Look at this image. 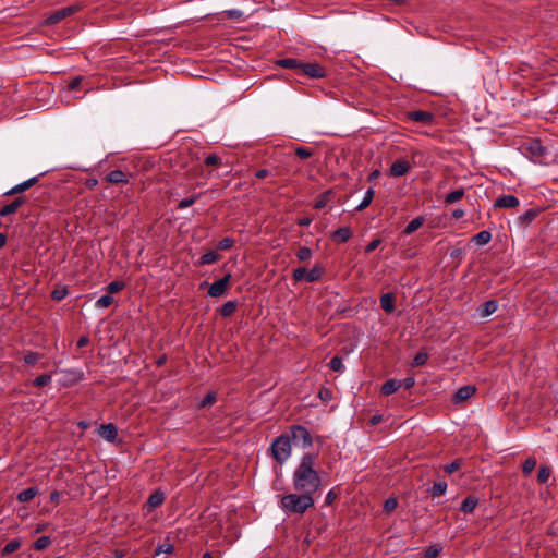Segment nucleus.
<instances>
[{"mask_svg": "<svg viewBox=\"0 0 558 558\" xmlns=\"http://www.w3.org/2000/svg\"><path fill=\"white\" fill-rule=\"evenodd\" d=\"M317 456L305 453L293 471V488L298 493H306L315 496L322 486V477L316 470Z\"/></svg>", "mask_w": 558, "mask_h": 558, "instance_id": "nucleus-1", "label": "nucleus"}, {"mask_svg": "<svg viewBox=\"0 0 558 558\" xmlns=\"http://www.w3.org/2000/svg\"><path fill=\"white\" fill-rule=\"evenodd\" d=\"M314 505V496L306 493L287 494L280 500V507L286 513L303 514Z\"/></svg>", "mask_w": 558, "mask_h": 558, "instance_id": "nucleus-2", "label": "nucleus"}, {"mask_svg": "<svg viewBox=\"0 0 558 558\" xmlns=\"http://www.w3.org/2000/svg\"><path fill=\"white\" fill-rule=\"evenodd\" d=\"M272 458L279 463L283 464L291 456L292 445L291 438L288 434L278 436L270 446Z\"/></svg>", "mask_w": 558, "mask_h": 558, "instance_id": "nucleus-3", "label": "nucleus"}, {"mask_svg": "<svg viewBox=\"0 0 558 558\" xmlns=\"http://www.w3.org/2000/svg\"><path fill=\"white\" fill-rule=\"evenodd\" d=\"M295 446L307 449L313 445V438L306 427L302 425L290 426V434H288Z\"/></svg>", "mask_w": 558, "mask_h": 558, "instance_id": "nucleus-4", "label": "nucleus"}, {"mask_svg": "<svg viewBox=\"0 0 558 558\" xmlns=\"http://www.w3.org/2000/svg\"><path fill=\"white\" fill-rule=\"evenodd\" d=\"M231 272L225 274L222 278L216 280L209 286L207 294L211 298H220L225 295L231 288Z\"/></svg>", "mask_w": 558, "mask_h": 558, "instance_id": "nucleus-5", "label": "nucleus"}, {"mask_svg": "<svg viewBox=\"0 0 558 558\" xmlns=\"http://www.w3.org/2000/svg\"><path fill=\"white\" fill-rule=\"evenodd\" d=\"M81 5L78 3H74V4H71L69 7H64V8H61L57 11H54L53 13H51L47 19H46V24L47 25H54V24H58L59 22L63 21L64 19L75 14L76 12H78L81 10Z\"/></svg>", "mask_w": 558, "mask_h": 558, "instance_id": "nucleus-6", "label": "nucleus"}, {"mask_svg": "<svg viewBox=\"0 0 558 558\" xmlns=\"http://www.w3.org/2000/svg\"><path fill=\"white\" fill-rule=\"evenodd\" d=\"M299 75L308 78H323L327 75L326 70L317 62H301Z\"/></svg>", "mask_w": 558, "mask_h": 558, "instance_id": "nucleus-7", "label": "nucleus"}, {"mask_svg": "<svg viewBox=\"0 0 558 558\" xmlns=\"http://www.w3.org/2000/svg\"><path fill=\"white\" fill-rule=\"evenodd\" d=\"M407 119L423 125H429L434 122L435 117L429 111L414 110L407 112Z\"/></svg>", "mask_w": 558, "mask_h": 558, "instance_id": "nucleus-8", "label": "nucleus"}, {"mask_svg": "<svg viewBox=\"0 0 558 558\" xmlns=\"http://www.w3.org/2000/svg\"><path fill=\"white\" fill-rule=\"evenodd\" d=\"M410 169H411V163L409 162V160H407L404 158L397 159L392 162V165L390 167V174L392 177L399 178V177L407 174Z\"/></svg>", "mask_w": 558, "mask_h": 558, "instance_id": "nucleus-9", "label": "nucleus"}, {"mask_svg": "<svg viewBox=\"0 0 558 558\" xmlns=\"http://www.w3.org/2000/svg\"><path fill=\"white\" fill-rule=\"evenodd\" d=\"M476 392V388L472 385H466L459 388L452 397V402L458 404L466 401Z\"/></svg>", "mask_w": 558, "mask_h": 558, "instance_id": "nucleus-10", "label": "nucleus"}, {"mask_svg": "<svg viewBox=\"0 0 558 558\" xmlns=\"http://www.w3.org/2000/svg\"><path fill=\"white\" fill-rule=\"evenodd\" d=\"M98 434L105 440H107L109 442H113L118 437V428L112 423L102 424V425H100V427L98 429Z\"/></svg>", "mask_w": 558, "mask_h": 558, "instance_id": "nucleus-11", "label": "nucleus"}, {"mask_svg": "<svg viewBox=\"0 0 558 558\" xmlns=\"http://www.w3.org/2000/svg\"><path fill=\"white\" fill-rule=\"evenodd\" d=\"M526 151L535 161H538L545 155L546 149L539 140H533L526 146Z\"/></svg>", "mask_w": 558, "mask_h": 558, "instance_id": "nucleus-12", "label": "nucleus"}, {"mask_svg": "<svg viewBox=\"0 0 558 558\" xmlns=\"http://www.w3.org/2000/svg\"><path fill=\"white\" fill-rule=\"evenodd\" d=\"M520 204L519 198L514 195H501L499 196L494 206L496 208H515Z\"/></svg>", "mask_w": 558, "mask_h": 558, "instance_id": "nucleus-13", "label": "nucleus"}, {"mask_svg": "<svg viewBox=\"0 0 558 558\" xmlns=\"http://www.w3.org/2000/svg\"><path fill=\"white\" fill-rule=\"evenodd\" d=\"M26 203L25 196H17L13 202L0 208V216L5 217L17 211V209Z\"/></svg>", "mask_w": 558, "mask_h": 558, "instance_id": "nucleus-14", "label": "nucleus"}, {"mask_svg": "<svg viewBox=\"0 0 558 558\" xmlns=\"http://www.w3.org/2000/svg\"><path fill=\"white\" fill-rule=\"evenodd\" d=\"M37 182H38V177H33V178L13 186L11 190H9L5 193V195L11 196V195L24 193L25 191L29 190L35 184H37Z\"/></svg>", "mask_w": 558, "mask_h": 558, "instance_id": "nucleus-15", "label": "nucleus"}, {"mask_svg": "<svg viewBox=\"0 0 558 558\" xmlns=\"http://www.w3.org/2000/svg\"><path fill=\"white\" fill-rule=\"evenodd\" d=\"M352 234L349 227H341L332 232L331 238L336 243H345L352 238Z\"/></svg>", "mask_w": 558, "mask_h": 558, "instance_id": "nucleus-16", "label": "nucleus"}, {"mask_svg": "<svg viewBox=\"0 0 558 558\" xmlns=\"http://www.w3.org/2000/svg\"><path fill=\"white\" fill-rule=\"evenodd\" d=\"M498 308V302L495 300H489L484 302L478 308L477 312L481 317H487L494 314Z\"/></svg>", "mask_w": 558, "mask_h": 558, "instance_id": "nucleus-17", "label": "nucleus"}, {"mask_svg": "<svg viewBox=\"0 0 558 558\" xmlns=\"http://www.w3.org/2000/svg\"><path fill=\"white\" fill-rule=\"evenodd\" d=\"M105 180L111 184L128 183V175L122 170H112Z\"/></svg>", "mask_w": 558, "mask_h": 558, "instance_id": "nucleus-18", "label": "nucleus"}, {"mask_svg": "<svg viewBox=\"0 0 558 558\" xmlns=\"http://www.w3.org/2000/svg\"><path fill=\"white\" fill-rule=\"evenodd\" d=\"M301 60L294 58H283L276 61V64L283 69L295 70L299 74L301 68Z\"/></svg>", "mask_w": 558, "mask_h": 558, "instance_id": "nucleus-19", "label": "nucleus"}, {"mask_svg": "<svg viewBox=\"0 0 558 558\" xmlns=\"http://www.w3.org/2000/svg\"><path fill=\"white\" fill-rule=\"evenodd\" d=\"M396 298L392 293H385L380 296V306L386 313H392L396 308Z\"/></svg>", "mask_w": 558, "mask_h": 558, "instance_id": "nucleus-20", "label": "nucleus"}, {"mask_svg": "<svg viewBox=\"0 0 558 558\" xmlns=\"http://www.w3.org/2000/svg\"><path fill=\"white\" fill-rule=\"evenodd\" d=\"M401 387V383L398 379H388L386 380L380 389V392L384 396H389L395 393Z\"/></svg>", "mask_w": 558, "mask_h": 558, "instance_id": "nucleus-21", "label": "nucleus"}, {"mask_svg": "<svg viewBox=\"0 0 558 558\" xmlns=\"http://www.w3.org/2000/svg\"><path fill=\"white\" fill-rule=\"evenodd\" d=\"M464 194H465V190L463 187H459V189L448 193L447 195H445L442 201L446 205H451V204H454V203L461 201L464 197Z\"/></svg>", "mask_w": 558, "mask_h": 558, "instance_id": "nucleus-22", "label": "nucleus"}, {"mask_svg": "<svg viewBox=\"0 0 558 558\" xmlns=\"http://www.w3.org/2000/svg\"><path fill=\"white\" fill-rule=\"evenodd\" d=\"M165 501V494L160 490H156L148 497L147 506L149 509H155L160 507Z\"/></svg>", "mask_w": 558, "mask_h": 558, "instance_id": "nucleus-23", "label": "nucleus"}, {"mask_svg": "<svg viewBox=\"0 0 558 558\" xmlns=\"http://www.w3.org/2000/svg\"><path fill=\"white\" fill-rule=\"evenodd\" d=\"M236 310H238V302L236 301H228L221 307L217 308V312L222 317H230L235 313Z\"/></svg>", "mask_w": 558, "mask_h": 558, "instance_id": "nucleus-24", "label": "nucleus"}, {"mask_svg": "<svg viewBox=\"0 0 558 558\" xmlns=\"http://www.w3.org/2000/svg\"><path fill=\"white\" fill-rule=\"evenodd\" d=\"M478 505V498L473 496V495H469L461 504V511L464 512V513H471L474 511V509L476 508V506Z\"/></svg>", "mask_w": 558, "mask_h": 558, "instance_id": "nucleus-25", "label": "nucleus"}, {"mask_svg": "<svg viewBox=\"0 0 558 558\" xmlns=\"http://www.w3.org/2000/svg\"><path fill=\"white\" fill-rule=\"evenodd\" d=\"M22 546V539L20 537H15L11 539L2 549L1 556H8L16 550H19Z\"/></svg>", "mask_w": 558, "mask_h": 558, "instance_id": "nucleus-26", "label": "nucleus"}, {"mask_svg": "<svg viewBox=\"0 0 558 558\" xmlns=\"http://www.w3.org/2000/svg\"><path fill=\"white\" fill-rule=\"evenodd\" d=\"M325 270L322 266L315 265L311 270L306 269V281L316 282L323 277Z\"/></svg>", "mask_w": 558, "mask_h": 558, "instance_id": "nucleus-27", "label": "nucleus"}, {"mask_svg": "<svg viewBox=\"0 0 558 558\" xmlns=\"http://www.w3.org/2000/svg\"><path fill=\"white\" fill-rule=\"evenodd\" d=\"M39 493L37 487H28L22 492H20L16 496V499L20 502H27L35 498V496Z\"/></svg>", "mask_w": 558, "mask_h": 558, "instance_id": "nucleus-28", "label": "nucleus"}, {"mask_svg": "<svg viewBox=\"0 0 558 558\" xmlns=\"http://www.w3.org/2000/svg\"><path fill=\"white\" fill-rule=\"evenodd\" d=\"M174 550V545L171 543L170 535L168 534L166 537V542L158 545L155 549V556H159L160 554H172Z\"/></svg>", "mask_w": 558, "mask_h": 558, "instance_id": "nucleus-29", "label": "nucleus"}, {"mask_svg": "<svg viewBox=\"0 0 558 558\" xmlns=\"http://www.w3.org/2000/svg\"><path fill=\"white\" fill-rule=\"evenodd\" d=\"M424 221L425 219L422 216L414 218L407 225L405 229L403 230V233L408 235L412 234L423 226Z\"/></svg>", "mask_w": 558, "mask_h": 558, "instance_id": "nucleus-30", "label": "nucleus"}, {"mask_svg": "<svg viewBox=\"0 0 558 558\" xmlns=\"http://www.w3.org/2000/svg\"><path fill=\"white\" fill-rule=\"evenodd\" d=\"M220 259V255L216 251H209L205 254H203L198 260V264L204 265H210Z\"/></svg>", "mask_w": 558, "mask_h": 558, "instance_id": "nucleus-31", "label": "nucleus"}, {"mask_svg": "<svg viewBox=\"0 0 558 558\" xmlns=\"http://www.w3.org/2000/svg\"><path fill=\"white\" fill-rule=\"evenodd\" d=\"M492 240V233L487 230H483L478 233H476L473 238H472V241L482 246V245H486L487 243H489Z\"/></svg>", "mask_w": 558, "mask_h": 558, "instance_id": "nucleus-32", "label": "nucleus"}, {"mask_svg": "<svg viewBox=\"0 0 558 558\" xmlns=\"http://www.w3.org/2000/svg\"><path fill=\"white\" fill-rule=\"evenodd\" d=\"M539 214L538 208H531L526 210L523 215L519 217V221L521 225H529L531 223Z\"/></svg>", "mask_w": 558, "mask_h": 558, "instance_id": "nucleus-33", "label": "nucleus"}, {"mask_svg": "<svg viewBox=\"0 0 558 558\" xmlns=\"http://www.w3.org/2000/svg\"><path fill=\"white\" fill-rule=\"evenodd\" d=\"M446 490L447 483L445 481H438L433 484L432 488L429 489V493L433 497H440L445 495Z\"/></svg>", "mask_w": 558, "mask_h": 558, "instance_id": "nucleus-34", "label": "nucleus"}, {"mask_svg": "<svg viewBox=\"0 0 558 558\" xmlns=\"http://www.w3.org/2000/svg\"><path fill=\"white\" fill-rule=\"evenodd\" d=\"M51 379H52V374L45 373V374H41L38 377H36L33 380L32 385L36 388H43V387L47 386L48 384H50Z\"/></svg>", "mask_w": 558, "mask_h": 558, "instance_id": "nucleus-35", "label": "nucleus"}, {"mask_svg": "<svg viewBox=\"0 0 558 558\" xmlns=\"http://www.w3.org/2000/svg\"><path fill=\"white\" fill-rule=\"evenodd\" d=\"M375 195V191L371 187L366 191L363 201L356 207V210L361 211L369 206Z\"/></svg>", "mask_w": 558, "mask_h": 558, "instance_id": "nucleus-36", "label": "nucleus"}, {"mask_svg": "<svg viewBox=\"0 0 558 558\" xmlns=\"http://www.w3.org/2000/svg\"><path fill=\"white\" fill-rule=\"evenodd\" d=\"M551 474V469L546 465H542L537 472V481L539 484H545Z\"/></svg>", "mask_w": 558, "mask_h": 558, "instance_id": "nucleus-37", "label": "nucleus"}, {"mask_svg": "<svg viewBox=\"0 0 558 558\" xmlns=\"http://www.w3.org/2000/svg\"><path fill=\"white\" fill-rule=\"evenodd\" d=\"M51 544V539L49 536H40L36 542L33 544V548L35 550H45L47 549Z\"/></svg>", "mask_w": 558, "mask_h": 558, "instance_id": "nucleus-38", "label": "nucleus"}, {"mask_svg": "<svg viewBox=\"0 0 558 558\" xmlns=\"http://www.w3.org/2000/svg\"><path fill=\"white\" fill-rule=\"evenodd\" d=\"M114 302V299L109 294H104L96 301V307L107 308Z\"/></svg>", "mask_w": 558, "mask_h": 558, "instance_id": "nucleus-39", "label": "nucleus"}, {"mask_svg": "<svg viewBox=\"0 0 558 558\" xmlns=\"http://www.w3.org/2000/svg\"><path fill=\"white\" fill-rule=\"evenodd\" d=\"M125 287L124 282L122 281H118V280H114V281H111L107 287H106V291L107 293H109L110 295L113 294V293H118L120 292L121 290H123Z\"/></svg>", "mask_w": 558, "mask_h": 558, "instance_id": "nucleus-40", "label": "nucleus"}, {"mask_svg": "<svg viewBox=\"0 0 558 558\" xmlns=\"http://www.w3.org/2000/svg\"><path fill=\"white\" fill-rule=\"evenodd\" d=\"M296 257L300 262H307L312 258V250L307 246H302L298 250Z\"/></svg>", "mask_w": 558, "mask_h": 558, "instance_id": "nucleus-41", "label": "nucleus"}, {"mask_svg": "<svg viewBox=\"0 0 558 558\" xmlns=\"http://www.w3.org/2000/svg\"><path fill=\"white\" fill-rule=\"evenodd\" d=\"M41 356H43V355H41L40 353H38V352L28 351V352L24 355L23 360H24V362H25L26 364H28V365H34V364H36V363L41 359Z\"/></svg>", "mask_w": 558, "mask_h": 558, "instance_id": "nucleus-42", "label": "nucleus"}, {"mask_svg": "<svg viewBox=\"0 0 558 558\" xmlns=\"http://www.w3.org/2000/svg\"><path fill=\"white\" fill-rule=\"evenodd\" d=\"M329 366L332 371L342 373L344 371V365L342 363V359L338 355L333 356L329 363Z\"/></svg>", "mask_w": 558, "mask_h": 558, "instance_id": "nucleus-43", "label": "nucleus"}, {"mask_svg": "<svg viewBox=\"0 0 558 558\" xmlns=\"http://www.w3.org/2000/svg\"><path fill=\"white\" fill-rule=\"evenodd\" d=\"M535 466H536V459L527 458L522 464V472L525 475H530L532 473V471L535 469Z\"/></svg>", "mask_w": 558, "mask_h": 558, "instance_id": "nucleus-44", "label": "nucleus"}, {"mask_svg": "<svg viewBox=\"0 0 558 558\" xmlns=\"http://www.w3.org/2000/svg\"><path fill=\"white\" fill-rule=\"evenodd\" d=\"M217 400L216 392H208L199 402V408H207L213 405Z\"/></svg>", "mask_w": 558, "mask_h": 558, "instance_id": "nucleus-45", "label": "nucleus"}, {"mask_svg": "<svg viewBox=\"0 0 558 558\" xmlns=\"http://www.w3.org/2000/svg\"><path fill=\"white\" fill-rule=\"evenodd\" d=\"M68 294H69L68 289L65 287H62V288L54 289L51 292V298H52V300L60 302L63 299H65Z\"/></svg>", "mask_w": 558, "mask_h": 558, "instance_id": "nucleus-46", "label": "nucleus"}, {"mask_svg": "<svg viewBox=\"0 0 558 558\" xmlns=\"http://www.w3.org/2000/svg\"><path fill=\"white\" fill-rule=\"evenodd\" d=\"M428 354L426 352H418L413 359L412 366H423L428 361Z\"/></svg>", "mask_w": 558, "mask_h": 558, "instance_id": "nucleus-47", "label": "nucleus"}, {"mask_svg": "<svg viewBox=\"0 0 558 558\" xmlns=\"http://www.w3.org/2000/svg\"><path fill=\"white\" fill-rule=\"evenodd\" d=\"M442 550V547L439 544L430 545L425 550L426 558H436Z\"/></svg>", "mask_w": 558, "mask_h": 558, "instance_id": "nucleus-48", "label": "nucleus"}, {"mask_svg": "<svg viewBox=\"0 0 558 558\" xmlns=\"http://www.w3.org/2000/svg\"><path fill=\"white\" fill-rule=\"evenodd\" d=\"M461 465H462V460L456 459L452 462L446 464L444 466V471L448 474H452L453 472L460 470Z\"/></svg>", "mask_w": 558, "mask_h": 558, "instance_id": "nucleus-49", "label": "nucleus"}, {"mask_svg": "<svg viewBox=\"0 0 558 558\" xmlns=\"http://www.w3.org/2000/svg\"><path fill=\"white\" fill-rule=\"evenodd\" d=\"M204 163L207 166V167H218L220 166L222 162H221V158L216 155V154H211V155H208L205 159H204Z\"/></svg>", "mask_w": 558, "mask_h": 558, "instance_id": "nucleus-50", "label": "nucleus"}, {"mask_svg": "<svg viewBox=\"0 0 558 558\" xmlns=\"http://www.w3.org/2000/svg\"><path fill=\"white\" fill-rule=\"evenodd\" d=\"M294 153L300 159H307L313 156V150L304 146H298Z\"/></svg>", "mask_w": 558, "mask_h": 558, "instance_id": "nucleus-51", "label": "nucleus"}, {"mask_svg": "<svg viewBox=\"0 0 558 558\" xmlns=\"http://www.w3.org/2000/svg\"><path fill=\"white\" fill-rule=\"evenodd\" d=\"M292 278L295 282L306 281V268L299 267L293 270Z\"/></svg>", "mask_w": 558, "mask_h": 558, "instance_id": "nucleus-52", "label": "nucleus"}, {"mask_svg": "<svg viewBox=\"0 0 558 558\" xmlns=\"http://www.w3.org/2000/svg\"><path fill=\"white\" fill-rule=\"evenodd\" d=\"M199 198V194L192 195L191 197L183 198L178 204V209H184L192 206Z\"/></svg>", "mask_w": 558, "mask_h": 558, "instance_id": "nucleus-53", "label": "nucleus"}, {"mask_svg": "<svg viewBox=\"0 0 558 558\" xmlns=\"http://www.w3.org/2000/svg\"><path fill=\"white\" fill-rule=\"evenodd\" d=\"M234 245V240L232 238H223L217 244V248L220 251L230 250Z\"/></svg>", "mask_w": 558, "mask_h": 558, "instance_id": "nucleus-54", "label": "nucleus"}, {"mask_svg": "<svg viewBox=\"0 0 558 558\" xmlns=\"http://www.w3.org/2000/svg\"><path fill=\"white\" fill-rule=\"evenodd\" d=\"M397 507H398L397 498L390 497V498L386 499L384 502V510L387 513L392 512L393 510H396Z\"/></svg>", "mask_w": 558, "mask_h": 558, "instance_id": "nucleus-55", "label": "nucleus"}, {"mask_svg": "<svg viewBox=\"0 0 558 558\" xmlns=\"http://www.w3.org/2000/svg\"><path fill=\"white\" fill-rule=\"evenodd\" d=\"M381 243V240L380 239H374L372 240L365 247V253L366 254H369L372 253L373 251H375Z\"/></svg>", "mask_w": 558, "mask_h": 558, "instance_id": "nucleus-56", "label": "nucleus"}, {"mask_svg": "<svg viewBox=\"0 0 558 558\" xmlns=\"http://www.w3.org/2000/svg\"><path fill=\"white\" fill-rule=\"evenodd\" d=\"M337 498L338 494L333 489H330L325 497V505L331 506Z\"/></svg>", "mask_w": 558, "mask_h": 558, "instance_id": "nucleus-57", "label": "nucleus"}, {"mask_svg": "<svg viewBox=\"0 0 558 558\" xmlns=\"http://www.w3.org/2000/svg\"><path fill=\"white\" fill-rule=\"evenodd\" d=\"M318 396L323 401H329L332 398V391L328 388H323L319 390Z\"/></svg>", "mask_w": 558, "mask_h": 558, "instance_id": "nucleus-58", "label": "nucleus"}, {"mask_svg": "<svg viewBox=\"0 0 558 558\" xmlns=\"http://www.w3.org/2000/svg\"><path fill=\"white\" fill-rule=\"evenodd\" d=\"M401 387L404 389H411L415 385V379L413 377H407L403 380H400Z\"/></svg>", "mask_w": 558, "mask_h": 558, "instance_id": "nucleus-59", "label": "nucleus"}, {"mask_svg": "<svg viewBox=\"0 0 558 558\" xmlns=\"http://www.w3.org/2000/svg\"><path fill=\"white\" fill-rule=\"evenodd\" d=\"M81 82H82L81 76L74 77L73 80L70 81L68 88L70 90H75L80 86Z\"/></svg>", "mask_w": 558, "mask_h": 558, "instance_id": "nucleus-60", "label": "nucleus"}, {"mask_svg": "<svg viewBox=\"0 0 558 558\" xmlns=\"http://www.w3.org/2000/svg\"><path fill=\"white\" fill-rule=\"evenodd\" d=\"M88 343H89V338L87 336H82L78 338V340L76 342V347L78 349H82V348L86 347Z\"/></svg>", "mask_w": 558, "mask_h": 558, "instance_id": "nucleus-61", "label": "nucleus"}, {"mask_svg": "<svg viewBox=\"0 0 558 558\" xmlns=\"http://www.w3.org/2000/svg\"><path fill=\"white\" fill-rule=\"evenodd\" d=\"M60 497H61V493L59 490H53L51 494H50V501L53 502V504H58L59 500H60Z\"/></svg>", "mask_w": 558, "mask_h": 558, "instance_id": "nucleus-62", "label": "nucleus"}, {"mask_svg": "<svg viewBox=\"0 0 558 558\" xmlns=\"http://www.w3.org/2000/svg\"><path fill=\"white\" fill-rule=\"evenodd\" d=\"M465 215L464 210L461 208H457L452 211V218L456 220L461 219Z\"/></svg>", "mask_w": 558, "mask_h": 558, "instance_id": "nucleus-63", "label": "nucleus"}, {"mask_svg": "<svg viewBox=\"0 0 558 558\" xmlns=\"http://www.w3.org/2000/svg\"><path fill=\"white\" fill-rule=\"evenodd\" d=\"M269 175V171L267 169H259L255 172V177L257 179H265Z\"/></svg>", "mask_w": 558, "mask_h": 558, "instance_id": "nucleus-64", "label": "nucleus"}]
</instances>
